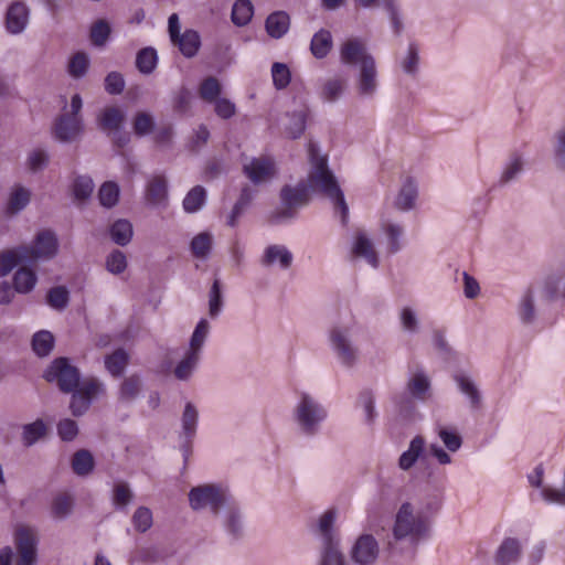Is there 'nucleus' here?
Listing matches in <instances>:
<instances>
[{
  "mask_svg": "<svg viewBox=\"0 0 565 565\" xmlns=\"http://www.w3.org/2000/svg\"><path fill=\"white\" fill-rule=\"evenodd\" d=\"M168 196V184L163 175H153L146 188V199L149 203L158 205Z\"/></svg>",
  "mask_w": 565,
  "mask_h": 565,
  "instance_id": "obj_26",
  "label": "nucleus"
},
{
  "mask_svg": "<svg viewBox=\"0 0 565 565\" xmlns=\"http://www.w3.org/2000/svg\"><path fill=\"white\" fill-rule=\"evenodd\" d=\"M190 248L194 257L207 258L212 248V235L206 232L198 234L192 238Z\"/></svg>",
  "mask_w": 565,
  "mask_h": 565,
  "instance_id": "obj_51",
  "label": "nucleus"
},
{
  "mask_svg": "<svg viewBox=\"0 0 565 565\" xmlns=\"http://www.w3.org/2000/svg\"><path fill=\"white\" fill-rule=\"evenodd\" d=\"M76 392L92 403L94 398L105 393V385L99 380L92 377L79 384Z\"/></svg>",
  "mask_w": 565,
  "mask_h": 565,
  "instance_id": "obj_55",
  "label": "nucleus"
},
{
  "mask_svg": "<svg viewBox=\"0 0 565 565\" xmlns=\"http://www.w3.org/2000/svg\"><path fill=\"white\" fill-rule=\"evenodd\" d=\"M417 185L412 179H407L401 188L395 205L401 211H408L414 207L417 198Z\"/></svg>",
  "mask_w": 565,
  "mask_h": 565,
  "instance_id": "obj_37",
  "label": "nucleus"
},
{
  "mask_svg": "<svg viewBox=\"0 0 565 565\" xmlns=\"http://www.w3.org/2000/svg\"><path fill=\"white\" fill-rule=\"evenodd\" d=\"M332 49V36L326 29L319 30L311 39L310 51L316 58H324Z\"/></svg>",
  "mask_w": 565,
  "mask_h": 565,
  "instance_id": "obj_34",
  "label": "nucleus"
},
{
  "mask_svg": "<svg viewBox=\"0 0 565 565\" xmlns=\"http://www.w3.org/2000/svg\"><path fill=\"white\" fill-rule=\"evenodd\" d=\"M281 206L270 215V222L278 224L292 220L297 216L299 209L306 206L309 201V189L305 182L297 185H284L279 193Z\"/></svg>",
  "mask_w": 565,
  "mask_h": 565,
  "instance_id": "obj_5",
  "label": "nucleus"
},
{
  "mask_svg": "<svg viewBox=\"0 0 565 565\" xmlns=\"http://www.w3.org/2000/svg\"><path fill=\"white\" fill-rule=\"evenodd\" d=\"M43 377L47 382H56L63 393H71L78 387L81 373L67 358L61 356L51 362Z\"/></svg>",
  "mask_w": 565,
  "mask_h": 565,
  "instance_id": "obj_7",
  "label": "nucleus"
},
{
  "mask_svg": "<svg viewBox=\"0 0 565 565\" xmlns=\"http://www.w3.org/2000/svg\"><path fill=\"white\" fill-rule=\"evenodd\" d=\"M157 52L153 47L141 49L136 56V67L142 74H151L157 66Z\"/></svg>",
  "mask_w": 565,
  "mask_h": 565,
  "instance_id": "obj_48",
  "label": "nucleus"
},
{
  "mask_svg": "<svg viewBox=\"0 0 565 565\" xmlns=\"http://www.w3.org/2000/svg\"><path fill=\"white\" fill-rule=\"evenodd\" d=\"M97 121L103 130L118 131L125 121V114L118 107H107L99 114Z\"/></svg>",
  "mask_w": 565,
  "mask_h": 565,
  "instance_id": "obj_29",
  "label": "nucleus"
},
{
  "mask_svg": "<svg viewBox=\"0 0 565 565\" xmlns=\"http://www.w3.org/2000/svg\"><path fill=\"white\" fill-rule=\"evenodd\" d=\"M95 461L93 455L86 450H77L72 458V469L77 476H87L94 469Z\"/></svg>",
  "mask_w": 565,
  "mask_h": 565,
  "instance_id": "obj_42",
  "label": "nucleus"
},
{
  "mask_svg": "<svg viewBox=\"0 0 565 565\" xmlns=\"http://www.w3.org/2000/svg\"><path fill=\"white\" fill-rule=\"evenodd\" d=\"M200 361V355L186 351L184 358L174 369V376L180 381H186L191 377Z\"/></svg>",
  "mask_w": 565,
  "mask_h": 565,
  "instance_id": "obj_47",
  "label": "nucleus"
},
{
  "mask_svg": "<svg viewBox=\"0 0 565 565\" xmlns=\"http://www.w3.org/2000/svg\"><path fill=\"white\" fill-rule=\"evenodd\" d=\"M132 524L140 532H147L152 525V512L147 507H139L132 515Z\"/></svg>",
  "mask_w": 565,
  "mask_h": 565,
  "instance_id": "obj_64",
  "label": "nucleus"
},
{
  "mask_svg": "<svg viewBox=\"0 0 565 565\" xmlns=\"http://www.w3.org/2000/svg\"><path fill=\"white\" fill-rule=\"evenodd\" d=\"M294 256L291 252L284 245H269L266 247L260 264L265 267L278 264L281 269H288L292 264Z\"/></svg>",
  "mask_w": 565,
  "mask_h": 565,
  "instance_id": "obj_19",
  "label": "nucleus"
},
{
  "mask_svg": "<svg viewBox=\"0 0 565 565\" xmlns=\"http://www.w3.org/2000/svg\"><path fill=\"white\" fill-rule=\"evenodd\" d=\"M110 239L118 246L128 245L134 236V227L126 218L116 220L108 230Z\"/></svg>",
  "mask_w": 565,
  "mask_h": 565,
  "instance_id": "obj_25",
  "label": "nucleus"
},
{
  "mask_svg": "<svg viewBox=\"0 0 565 565\" xmlns=\"http://www.w3.org/2000/svg\"><path fill=\"white\" fill-rule=\"evenodd\" d=\"M374 58L359 39H349L340 47V60L343 64L362 67L366 60Z\"/></svg>",
  "mask_w": 565,
  "mask_h": 565,
  "instance_id": "obj_14",
  "label": "nucleus"
},
{
  "mask_svg": "<svg viewBox=\"0 0 565 565\" xmlns=\"http://www.w3.org/2000/svg\"><path fill=\"white\" fill-rule=\"evenodd\" d=\"M425 445L423 436H415L411 440L408 449L399 456L398 467L404 471L409 470L424 454Z\"/></svg>",
  "mask_w": 565,
  "mask_h": 565,
  "instance_id": "obj_23",
  "label": "nucleus"
},
{
  "mask_svg": "<svg viewBox=\"0 0 565 565\" xmlns=\"http://www.w3.org/2000/svg\"><path fill=\"white\" fill-rule=\"evenodd\" d=\"M377 70L374 58L366 60V63L359 68L356 78V90L361 97L372 98L379 88Z\"/></svg>",
  "mask_w": 565,
  "mask_h": 565,
  "instance_id": "obj_13",
  "label": "nucleus"
},
{
  "mask_svg": "<svg viewBox=\"0 0 565 565\" xmlns=\"http://www.w3.org/2000/svg\"><path fill=\"white\" fill-rule=\"evenodd\" d=\"M254 14V7L249 0H237L232 8V22L237 26L249 23Z\"/></svg>",
  "mask_w": 565,
  "mask_h": 565,
  "instance_id": "obj_40",
  "label": "nucleus"
},
{
  "mask_svg": "<svg viewBox=\"0 0 565 565\" xmlns=\"http://www.w3.org/2000/svg\"><path fill=\"white\" fill-rule=\"evenodd\" d=\"M129 362V355L124 349H117L105 358V367L114 376H120Z\"/></svg>",
  "mask_w": 565,
  "mask_h": 565,
  "instance_id": "obj_39",
  "label": "nucleus"
},
{
  "mask_svg": "<svg viewBox=\"0 0 565 565\" xmlns=\"http://www.w3.org/2000/svg\"><path fill=\"white\" fill-rule=\"evenodd\" d=\"M172 42L179 46L181 53L188 58L195 56L201 46L200 34L192 29L185 30L184 33L180 34L179 38Z\"/></svg>",
  "mask_w": 565,
  "mask_h": 565,
  "instance_id": "obj_27",
  "label": "nucleus"
},
{
  "mask_svg": "<svg viewBox=\"0 0 565 565\" xmlns=\"http://www.w3.org/2000/svg\"><path fill=\"white\" fill-rule=\"evenodd\" d=\"M352 253L355 256L363 257L372 267H377V254L374 250L372 242L363 233L356 235Z\"/></svg>",
  "mask_w": 565,
  "mask_h": 565,
  "instance_id": "obj_31",
  "label": "nucleus"
},
{
  "mask_svg": "<svg viewBox=\"0 0 565 565\" xmlns=\"http://www.w3.org/2000/svg\"><path fill=\"white\" fill-rule=\"evenodd\" d=\"M31 200V192L22 185H15L10 193L6 212L9 215H14L24 210Z\"/></svg>",
  "mask_w": 565,
  "mask_h": 565,
  "instance_id": "obj_30",
  "label": "nucleus"
},
{
  "mask_svg": "<svg viewBox=\"0 0 565 565\" xmlns=\"http://www.w3.org/2000/svg\"><path fill=\"white\" fill-rule=\"evenodd\" d=\"M331 348L345 367H352L359 361V348L353 341V331L348 326H335L330 331Z\"/></svg>",
  "mask_w": 565,
  "mask_h": 565,
  "instance_id": "obj_6",
  "label": "nucleus"
},
{
  "mask_svg": "<svg viewBox=\"0 0 565 565\" xmlns=\"http://www.w3.org/2000/svg\"><path fill=\"white\" fill-rule=\"evenodd\" d=\"M358 406L364 412L365 423L367 425H373L377 417V412L375 409V396L371 390H363L360 392Z\"/></svg>",
  "mask_w": 565,
  "mask_h": 565,
  "instance_id": "obj_46",
  "label": "nucleus"
},
{
  "mask_svg": "<svg viewBox=\"0 0 565 565\" xmlns=\"http://www.w3.org/2000/svg\"><path fill=\"white\" fill-rule=\"evenodd\" d=\"M127 257L124 252L119 249H114L107 257H106V269L113 274V275H120L122 274L127 268Z\"/></svg>",
  "mask_w": 565,
  "mask_h": 565,
  "instance_id": "obj_58",
  "label": "nucleus"
},
{
  "mask_svg": "<svg viewBox=\"0 0 565 565\" xmlns=\"http://www.w3.org/2000/svg\"><path fill=\"white\" fill-rule=\"evenodd\" d=\"M30 265L23 246L0 254V276H8L18 265Z\"/></svg>",
  "mask_w": 565,
  "mask_h": 565,
  "instance_id": "obj_22",
  "label": "nucleus"
},
{
  "mask_svg": "<svg viewBox=\"0 0 565 565\" xmlns=\"http://www.w3.org/2000/svg\"><path fill=\"white\" fill-rule=\"evenodd\" d=\"M38 535L34 529L20 526L14 533V543L18 552L15 565H34L36 562Z\"/></svg>",
  "mask_w": 565,
  "mask_h": 565,
  "instance_id": "obj_9",
  "label": "nucleus"
},
{
  "mask_svg": "<svg viewBox=\"0 0 565 565\" xmlns=\"http://www.w3.org/2000/svg\"><path fill=\"white\" fill-rule=\"evenodd\" d=\"M406 388L411 396L419 402H426L433 395L430 379L424 370L419 367L411 373Z\"/></svg>",
  "mask_w": 565,
  "mask_h": 565,
  "instance_id": "obj_17",
  "label": "nucleus"
},
{
  "mask_svg": "<svg viewBox=\"0 0 565 565\" xmlns=\"http://www.w3.org/2000/svg\"><path fill=\"white\" fill-rule=\"evenodd\" d=\"M134 492L127 482H118L113 489V503L117 509L127 508L134 500Z\"/></svg>",
  "mask_w": 565,
  "mask_h": 565,
  "instance_id": "obj_53",
  "label": "nucleus"
},
{
  "mask_svg": "<svg viewBox=\"0 0 565 565\" xmlns=\"http://www.w3.org/2000/svg\"><path fill=\"white\" fill-rule=\"evenodd\" d=\"M50 163V153L44 148L32 149L26 157V168L30 172L36 173L44 170Z\"/></svg>",
  "mask_w": 565,
  "mask_h": 565,
  "instance_id": "obj_50",
  "label": "nucleus"
},
{
  "mask_svg": "<svg viewBox=\"0 0 565 565\" xmlns=\"http://www.w3.org/2000/svg\"><path fill=\"white\" fill-rule=\"evenodd\" d=\"M519 316L523 323H531L535 318L534 298L530 289L521 298Z\"/></svg>",
  "mask_w": 565,
  "mask_h": 565,
  "instance_id": "obj_63",
  "label": "nucleus"
},
{
  "mask_svg": "<svg viewBox=\"0 0 565 565\" xmlns=\"http://www.w3.org/2000/svg\"><path fill=\"white\" fill-rule=\"evenodd\" d=\"M206 191L201 185L192 188L183 200V209L188 213H195L205 204Z\"/></svg>",
  "mask_w": 565,
  "mask_h": 565,
  "instance_id": "obj_49",
  "label": "nucleus"
},
{
  "mask_svg": "<svg viewBox=\"0 0 565 565\" xmlns=\"http://www.w3.org/2000/svg\"><path fill=\"white\" fill-rule=\"evenodd\" d=\"M141 390L142 382L138 375L132 374L128 377H125L119 388V401L130 403L139 396Z\"/></svg>",
  "mask_w": 565,
  "mask_h": 565,
  "instance_id": "obj_38",
  "label": "nucleus"
},
{
  "mask_svg": "<svg viewBox=\"0 0 565 565\" xmlns=\"http://www.w3.org/2000/svg\"><path fill=\"white\" fill-rule=\"evenodd\" d=\"M243 173L253 184L259 185L275 177L276 166L269 157L252 158L243 164Z\"/></svg>",
  "mask_w": 565,
  "mask_h": 565,
  "instance_id": "obj_12",
  "label": "nucleus"
},
{
  "mask_svg": "<svg viewBox=\"0 0 565 565\" xmlns=\"http://www.w3.org/2000/svg\"><path fill=\"white\" fill-rule=\"evenodd\" d=\"M221 94V85L220 82L210 76L205 78L200 86V96L203 100L212 103L218 99Z\"/></svg>",
  "mask_w": 565,
  "mask_h": 565,
  "instance_id": "obj_61",
  "label": "nucleus"
},
{
  "mask_svg": "<svg viewBox=\"0 0 565 565\" xmlns=\"http://www.w3.org/2000/svg\"><path fill=\"white\" fill-rule=\"evenodd\" d=\"M222 524L226 533L235 541L244 535L243 514L237 502L232 499L222 511Z\"/></svg>",
  "mask_w": 565,
  "mask_h": 565,
  "instance_id": "obj_15",
  "label": "nucleus"
},
{
  "mask_svg": "<svg viewBox=\"0 0 565 565\" xmlns=\"http://www.w3.org/2000/svg\"><path fill=\"white\" fill-rule=\"evenodd\" d=\"M199 426V409L191 403H185L181 415V429L179 431V448L186 461L192 452V444L196 436Z\"/></svg>",
  "mask_w": 565,
  "mask_h": 565,
  "instance_id": "obj_8",
  "label": "nucleus"
},
{
  "mask_svg": "<svg viewBox=\"0 0 565 565\" xmlns=\"http://www.w3.org/2000/svg\"><path fill=\"white\" fill-rule=\"evenodd\" d=\"M308 158L310 163L306 183L308 189L329 199L333 203L335 212L340 213L341 223L345 225L349 218V206L334 173L328 166V157L320 154L316 142L309 141Z\"/></svg>",
  "mask_w": 565,
  "mask_h": 565,
  "instance_id": "obj_1",
  "label": "nucleus"
},
{
  "mask_svg": "<svg viewBox=\"0 0 565 565\" xmlns=\"http://www.w3.org/2000/svg\"><path fill=\"white\" fill-rule=\"evenodd\" d=\"M292 416L299 433L305 437H313L320 433L328 411L312 395L302 392L294 407Z\"/></svg>",
  "mask_w": 565,
  "mask_h": 565,
  "instance_id": "obj_2",
  "label": "nucleus"
},
{
  "mask_svg": "<svg viewBox=\"0 0 565 565\" xmlns=\"http://www.w3.org/2000/svg\"><path fill=\"white\" fill-rule=\"evenodd\" d=\"M55 339L52 332L41 330L32 337V350L39 358L47 356L54 348Z\"/></svg>",
  "mask_w": 565,
  "mask_h": 565,
  "instance_id": "obj_36",
  "label": "nucleus"
},
{
  "mask_svg": "<svg viewBox=\"0 0 565 565\" xmlns=\"http://www.w3.org/2000/svg\"><path fill=\"white\" fill-rule=\"evenodd\" d=\"M520 552V543L515 539H505L497 552V565H511L515 563Z\"/></svg>",
  "mask_w": 565,
  "mask_h": 565,
  "instance_id": "obj_33",
  "label": "nucleus"
},
{
  "mask_svg": "<svg viewBox=\"0 0 565 565\" xmlns=\"http://www.w3.org/2000/svg\"><path fill=\"white\" fill-rule=\"evenodd\" d=\"M74 509V497L67 492L55 495L51 504V514L56 520H65Z\"/></svg>",
  "mask_w": 565,
  "mask_h": 565,
  "instance_id": "obj_32",
  "label": "nucleus"
},
{
  "mask_svg": "<svg viewBox=\"0 0 565 565\" xmlns=\"http://www.w3.org/2000/svg\"><path fill=\"white\" fill-rule=\"evenodd\" d=\"M36 275L33 270L22 267L13 276L14 289L20 294L30 292L36 284Z\"/></svg>",
  "mask_w": 565,
  "mask_h": 565,
  "instance_id": "obj_43",
  "label": "nucleus"
},
{
  "mask_svg": "<svg viewBox=\"0 0 565 565\" xmlns=\"http://www.w3.org/2000/svg\"><path fill=\"white\" fill-rule=\"evenodd\" d=\"M46 302L51 308L62 311L70 302V292L64 286L53 287L47 291Z\"/></svg>",
  "mask_w": 565,
  "mask_h": 565,
  "instance_id": "obj_52",
  "label": "nucleus"
},
{
  "mask_svg": "<svg viewBox=\"0 0 565 565\" xmlns=\"http://www.w3.org/2000/svg\"><path fill=\"white\" fill-rule=\"evenodd\" d=\"M271 76L274 86L277 89L286 88L291 79V74L288 66L284 63H274L271 66Z\"/></svg>",
  "mask_w": 565,
  "mask_h": 565,
  "instance_id": "obj_62",
  "label": "nucleus"
},
{
  "mask_svg": "<svg viewBox=\"0 0 565 565\" xmlns=\"http://www.w3.org/2000/svg\"><path fill=\"white\" fill-rule=\"evenodd\" d=\"M318 565H345L340 541L328 539L327 542H322Z\"/></svg>",
  "mask_w": 565,
  "mask_h": 565,
  "instance_id": "obj_24",
  "label": "nucleus"
},
{
  "mask_svg": "<svg viewBox=\"0 0 565 565\" xmlns=\"http://www.w3.org/2000/svg\"><path fill=\"white\" fill-rule=\"evenodd\" d=\"M188 497L192 510H209L214 516L221 515L223 509L233 499L226 488L216 483L193 487Z\"/></svg>",
  "mask_w": 565,
  "mask_h": 565,
  "instance_id": "obj_3",
  "label": "nucleus"
},
{
  "mask_svg": "<svg viewBox=\"0 0 565 565\" xmlns=\"http://www.w3.org/2000/svg\"><path fill=\"white\" fill-rule=\"evenodd\" d=\"M29 22V9L23 2L12 3L7 12V30L12 34L24 31Z\"/></svg>",
  "mask_w": 565,
  "mask_h": 565,
  "instance_id": "obj_20",
  "label": "nucleus"
},
{
  "mask_svg": "<svg viewBox=\"0 0 565 565\" xmlns=\"http://www.w3.org/2000/svg\"><path fill=\"white\" fill-rule=\"evenodd\" d=\"M99 202L105 207H113L119 200V186L113 181L105 182L98 192Z\"/></svg>",
  "mask_w": 565,
  "mask_h": 565,
  "instance_id": "obj_54",
  "label": "nucleus"
},
{
  "mask_svg": "<svg viewBox=\"0 0 565 565\" xmlns=\"http://www.w3.org/2000/svg\"><path fill=\"white\" fill-rule=\"evenodd\" d=\"M351 559L358 565H373L380 555V545L372 534H361L350 551Z\"/></svg>",
  "mask_w": 565,
  "mask_h": 565,
  "instance_id": "obj_11",
  "label": "nucleus"
},
{
  "mask_svg": "<svg viewBox=\"0 0 565 565\" xmlns=\"http://www.w3.org/2000/svg\"><path fill=\"white\" fill-rule=\"evenodd\" d=\"M290 29V17L285 11L270 13L265 21L267 34L275 40L284 38Z\"/></svg>",
  "mask_w": 565,
  "mask_h": 565,
  "instance_id": "obj_21",
  "label": "nucleus"
},
{
  "mask_svg": "<svg viewBox=\"0 0 565 565\" xmlns=\"http://www.w3.org/2000/svg\"><path fill=\"white\" fill-rule=\"evenodd\" d=\"M428 531L427 520L422 514H414L411 503L405 502L401 505L395 516L393 535L386 541V547L393 551L395 543L407 536L415 539L424 536Z\"/></svg>",
  "mask_w": 565,
  "mask_h": 565,
  "instance_id": "obj_4",
  "label": "nucleus"
},
{
  "mask_svg": "<svg viewBox=\"0 0 565 565\" xmlns=\"http://www.w3.org/2000/svg\"><path fill=\"white\" fill-rule=\"evenodd\" d=\"M83 130V121L81 116L61 115L54 126L56 139L62 142H71L75 140Z\"/></svg>",
  "mask_w": 565,
  "mask_h": 565,
  "instance_id": "obj_16",
  "label": "nucleus"
},
{
  "mask_svg": "<svg viewBox=\"0 0 565 565\" xmlns=\"http://www.w3.org/2000/svg\"><path fill=\"white\" fill-rule=\"evenodd\" d=\"M47 433V427L42 419H36L33 423L23 426L22 441L24 446L31 447Z\"/></svg>",
  "mask_w": 565,
  "mask_h": 565,
  "instance_id": "obj_44",
  "label": "nucleus"
},
{
  "mask_svg": "<svg viewBox=\"0 0 565 565\" xmlns=\"http://www.w3.org/2000/svg\"><path fill=\"white\" fill-rule=\"evenodd\" d=\"M88 65L89 60L87 54L77 52L70 58L67 66L68 74L74 78H81L87 73Z\"/></svg>",
  "mask_w": 565,
  "mask_h": 565,
  "instance_id": "obj_56",
  "label": "nucleus"
},
{
  "mask_svg": "<svg viewBox=\"0 0 565 565\" xmlns=\"http://www.w3.org/2000/svg\"><path fill=\"white\" fill-rule=\"evenodd\" d=\"M419 49L415 43H409L406 56L402 60L401 66L404 73L415 76L418 72Z\"/></svg>",
  "mask_w": 565,
  "mask_h": 565,
  "instance_id": "obj_57",
  "label": "nucleus"
},
{
  "mask_svg": "<svg viewBox=\"0 0 565 565\" xmlns=\"http://www.w3.org/2000/svg\"><path fill=\"white\" fill-rule=\"evenodd\" d=\"M57 238L51 231L40 232L32 246L23 245L30 265L53 258L57 254Z\"/></svg>",
  "mask_w": 565,
  "mask_h": 565,
  "instance_id": "obj_10",
  "label": "nucleus"
},
{
  "mask_svg": "<svg viewBox=\"0 0 565 565\" xmlns=\"http://www.w3.org/2000/svg\"><path fill=\"white\" fill-rule=\"evenodd\" d=\"M210 323L206 319H201L194 328V331L190 339V347L188 351L201 355V351L205 343V340L210 333Z\"/></svg>",
  "mask_w": 565,
  "mask_h": 565,
  "instance_id": "obj_45",
  "label": "nucleus"
},
{
  "mask_svg": "<svg viewBox=\"0 0 565 565\" xmlns=\"http://www.w3.org/2000/svg\"><path fill=\"white\" fill-rule=\"evenodd\" d=\"M455 382L459 391L465 394L472 408H478L481 404V394L476 383L466 375L458 374L455 376Z\"/></svg>",
  "mask_w": 565,
  "mask_h": 565,
  "instance_id": "obj_35",
  "label": "nucleus"
},
{
  "mask_svg": "<svg viewBox=\"0 0 565 565\" xmlns=\"http://www.w3.org/2000/svg\"><path fill=\"white\" fill-rule=\"evenodd\" d=\"M524 163V159L520 153H512L502 170L499 184L503 186L515 181L523 172Z\"/></svg>",
  "mask_w": 565,
  "mask_h": 565,
  "instance_id": "obj_28",
  "label": "nucleus"
},
{
  "mask_svg": "<svg viewBox=\"0 0 565 565\" xmlns=\"http://www.w3.org/2000/svg\"><path fill=\"white\" fill-rule=\"evenodd\" d=\"M132 127L135 134L139 137L149 135L154 129L153 117L146 111H139L134 118Z\"/></svg>",
  "mask_w": 565,
  "mask_h": 565,
  "instance_id": "obj_59",
  "label": "nucleus"
},
{
  "mask_svg": "<svg viewBox=\"0 0 565 565\" xmlns=\"http://www.w3.org/2000/svg\"><path fill=\"white\" fill-rule=\"evenodd\" d=\"M254 199V191L249 185H245L242 191L238 200L234 204L232 212L227 218V225L234 227L237 224V218L242 215L245 209L252 203Z\"/></svg>",
  "mask_w": 565,
  "mask_h": 565,
  "instance_id": "obj_41",
  "label": "nucleus"
},
{
  "mask_svg": "<svg viewBox=\"0 0 565 565\" xmlns=\"http://www.w3.org/2000/svg\"><path fill=\"white\" fill-rule=\"evenodd\" d=\"M348 81L344 76L333 75L326 78L320 86L319 97L324 103H335L344 94Z\"/></svg>",
  "mask_w": 565,
  "mask_h": 565,
  "instance_id": "obj_18",
  "label": "nucleus"
},
{
  "mask_svg": "<svg viewBox=\"0 0 565 565\" xmlns=\"http://www.w3.org/2000/svg\"><path fill=\"white\" fill-rule=\"evenodd\" d=\"M94 182L90 177L79 175L73 183V194L78 201H86L93 193Z\"/></svg>",
  "mask_w": 565,
  "mask_h": 565,
  "instance_id": "obj_60",
  "label": "nucleus"
}]
</instances>
